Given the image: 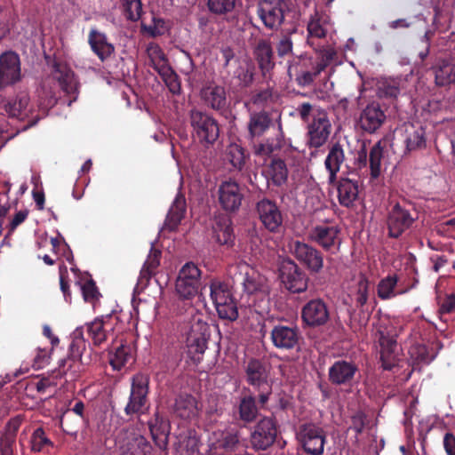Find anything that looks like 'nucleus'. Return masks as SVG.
I'll list each match as a JSON object with an SVG mask.
<instances>
[{
	"label": "nucleus",
	"mask_w": 455,
	"mask_h": 455,
	"mask_svg": "<svg viewBox=\"0 0 455 455\" xmlns=\"http://www.w3.org/2000/svg\"><path fill=\"white\" fill-rule=\"evenodd\" d=\"M239 275L244 291L259 299V304H255L256 310L264 314L269 309V283L259 271L245 262H240L237 266Z\"/></svg>",
	"instance_id": "obj_1"
},
{
	"label": "nucleus",
	"mask_w": 455,
	"mask_h": 455,
	"mask_svg": "<svg viewBox=\"0 0 455 455\" xmlns=\"http://www.w3.org/2000/svg\"><path fill=\"white\" fill-rule=\"evenodd\" d=\"M426 145L425 131L422 126L406 123L396 129L395 142L392 144L394 151L400 156H406L410 152L420 149Z\"/></svg>",
	"instance_id": "obj_2"
},
{
	"label": "nucleus",
	"mask_w": 455,
	"mask_h": 455,
	"mask_svg": "<svg viewBox=\"0 0 455 455\" xmlns=\"http://www.w3.org/2000/svg\"><path fill=\"white\" fill-rule=\"evenodd\" d=\"M210 291L219 316L230 321L235 320L238 311L229 286L221 281L213 280L210 284Z\"/></svg>",
	"instance_id": "obj_3"
},
{
	"label": "nucleus",
	"mask_w": 455,
	"mask_h": 455,
	"mask_svg": "<svg viewBox=\"0 0 455 455\" xmlns=\"http://www.w3.org/2000/svg\"><path fill=\"white\" fill-rule=\"evenodd\" d=\"M201 271L193 262L186 263L180 270L175 283V292L183 300H191L199 292Z\"/></svg>",
	"instance_id": "obj_4"
},
{
	"label": "nucleus",
	"mask_w": 455,
	"mask_h": 455,
	"mask_svg": "<svg viewBox=\"0 0 455 455\" xmlns=\"http://www.w3.org/2000/svg\"><path fill=\"white\" fill-rule=\"evenodd\" d=\"M190 123L195 137L204 145L213 144L219 138V125L215 119L206 113L192 110Z\"/></svg>",
	"instance_id": "obj_5"
},
{
	"label": "nucleus",
	"mask_w": 455,
	"mask_h": 455,
	"mask_svg": "<svg viewBox=\"0 0 455 455\" xmlns=\"http://www.w3.org/2000/svg\"><path fill=\"white\" fill-rule=\"evenodd\" d=\"M117 455H150L151 445L146 438L132 431H120L115 436Z\"/></svg>",
	"instance_id": "obj_6"
},
{
	"label": "nucleus",
	"mask_w": 455,
	"mask_h": 455,
	"mask_svg": "<svg viewBox=\"0 0 455 455\" xmlns=\"http://www.w3.org/2000/svg\"><path fill=\"white\" fill-rule=\"evenodd\" d=\"M297 438L307 453L321 455L323 452L326 435L321 427L312 423L304 424L299 427Z\"/></svg>",
	"instance_id": "obj_7"
},
{
	"label": "nucleus",
	"mask_w": 455,
	"mask_h": 455,
	"mask_svg": "<svg viewBox=\"0 0 455 455\" xmlns=\"http://www.w3.org/2000/svg\"><path fill=\"white\" fill-rule=\"evenodd\" d=\"M280 278L284 287L294 293L307 290L308 278L307 275L292 260H283L280 267Z\"/></svg>",
	"instance_id": "obj_8"
},
{
	"label": "nucleus",
	"mask_w": 455,
	"mask_h": 455,
	"mask_svg": "<svg viewBox=\"0 0 455 455\" xmlns=\"http://www.w3.org/2000/svg\"><path fill=\"white\" fill-rule=\"evenodd\" d=\"M378 333L383 368L392 370L396 366L403 367V365H400V348L395 339V331L379 329Z\"/></svg>",
	"instance_id": "obj_9"
},
{
	"label": "nucleus",
	"mask_w": 455,
	"mask_h": 455,
	"mask_svg": "<svg viewBox=\"0 0 455 455\" xmlns=\"http://www.w3.org/2000/svg\"><path fill=\"white\" fill-rule=\"evenodd\" d=\"M289 249L291 253L310 271L317 273L323 268V259L316 249L299 240H291Z\"/></svg>",
	"instance_id": "obj_10"
},
{
	"label": "nucleus",
	"mask_w": 455,
	"mask_h": 455,
	"mask_svg": "<svg viewBox=\"0 0 455 455\" xmlns=\"http://www.w3.org/2000/svg\"><path fill=\"white\" fill-rule=\"evenodd\" d=\"M218 199L220 206L227 212H235L243 199L241 186L234 180H223L218 188Z\"/></svg>",
	"instance_id": "obj_11"
},
{
	"label": "nucleus",
	"mask_w": 455,
	"mask_h": 455,
	"mask_svg": "<svg viewBox=\"0 0 455 455\" xmlns=\"http://www.w3.org/2000/svg\"><path fill=\"white\" fill-rule=\"evenodd\" d=\"M331 131V124L324 111L314 114L313 120L308 125L309 144L319 148L328 140Z\"/></svg>",
	"instance_id": "obj_12"
},
{
	"label": "nucleus",
	"mask_w": 455,
	"mask_h": 455,
	"mask_svg": "<svg viewBox=\"0 0 455 455\" xmlns=\"http://www.w3.org/2000/svg\"><path fill=\"white\" fill-rule=\"evenodd\" d=\"M148 379L146 375L137 374L132 382L130 400L125 407L127 414L140 412L145 407L148 390Z\"/></svg>",
	"instance_id": "obj_13"
},
{
	"label": "nucleus",
	"mask_w": 455,
	"mask_h": 455,
	"mask_svg": "<svg viewBox=\"0 0 455 455\" xmlns=\"http://www.w3.org/2000/svg\"><path fill=\"white\" fill-rule=\"evenodd\" d=\"M276 437V427L274 420L264 418L255 426L251 433V442L257 450H266L273 444Z\"/></svg>",
	"instance_id": "obj_14"
},
{
	"label": "nucleus",
	"mask_w": 455,
	"mask_h": 455,
	"mask_svg": "<svg viewBox=\"0 0 455 455\" xmlns=\"http://www.w3.org/2000/svg\"><path fill=\"white\" fill-rule=\"evenodd\" d=\"M257 212L263 226L270 232H277L283 223V217L277 205L263 199L257 204Z\"/></svg>",
	"instance_id": "obj_15"
},
{
	"label": "nucleus",
	"mask_w": 455,
	"mask_h": 455,
	"mask_svg": "<svg viewBox=\"0 0 455 455\" xmlns=\"http://www.w3.org/2000/svg\"><path fill=\"white\" fill-rule=\"evenodd\" d=\"M258 14L266 27L276 28L283 20V3L281 0H264L259 3Z\"/></svg>",
	"instance_id": "obj_16"
},
{
	"label": "nucleus",
	"mask_w": 455,
	"mask_h": 455,
	"mask_svg": "<svg viewBox=\"0 0 455 455\" xmlns=\"http://www.w3.org/2000/svg\"><path fill=\"white\" fill-rule=\"evenodd\" d=\"M20 77L19 56L12 52L0 56V87L17 82Z\"/></svg>",
	"instance_id": "obj_17"
},
{
	"label": "nucleus",
	"mask_w": 455,
	"mask_h": 455,
	"mask_svg": "<svg viewBox=\"0 0 455 455\" xmlns=\"http://www.w3.org/2000/svg\"><path fill=\"white\" fill-rule=\"evenodd\" d=\"M339 232L337 226L318 225L312 229L310 237L325 250H333L339 244Z\"/></svg>",
	"instance_id": "obj_18"
},
{
	"label": "nucleus",
	"mask_w": 455,
	"mask_h": 455,
	"mask_svg": "<svg viewBox=\"0 0 455 455\" xmlns=\"http://www.w3.org/2000/svg\"><path fill=\"white\" fill-rule=\"evenodd\" d=\"M208 325L206 323L198 322L193 324L188 336L187 343L188 353L195 356L202 355L207 347Z\"/></svg>",
	"instance_id": "obj_19"
},
{
	"label": "nucleus",
	"mask_w": 455,
	"mask_h": 455,
	"mask_svg": "<svg viewBox=\"0 0 455 455\" xmlns=\"http://www.w3.org/2000/svg\"><path fill=\"white\" fill-rule=\"evenodd\" d=\"M304 322L311 326L322 325L329 318L325 303L321 299H313L307 303L302 310Z\"/></svg>",
	"instance_id": "obj_20"
},
{
	"label": "nucleus",
	"mask_w": 455,
	"mask_h": 455,
	"mask_svg": "<svg viewBox=\"0 0 455 455\" xmlns=\"http://www.w3.org/2000/svg\"><path fill=\"white\" fill-rule=\"evenodd\" d=\"M414 218L411 213L396 204L394 206L388 217V229L391 236H399L413 222Z\"/></svg>",
	"instance_id": "obj_21"
},
{
	"label": "nucleus",
	"mask_w": 455,
	"mask_h": 455,
	"mask_svg": "<svg viewBox=\"0 0 455 455\" xmlns=\"http://www.w3.org/2000/svg\"><path fill=\"white\" fill-rule=\"evenodd\" d=\"M370 293V283L364 275L360 274L355 277L347 290L350 302L356 307L366 304Z\"/></svg>",
	"instance_id": "obj_22"
},
{
	"label": "nucleus",
	"mask_w": 455,
	"mask_h": 455,
	"mask_svg": "<svg viewBox=\"0 0 455 455\" xmlns=\"http://www.w3.org/2000/svg\"><path fill=\"white\" fill-rule=\"evenodd\" d=\"M333 52H328L325 55L322 56L321 60H318L315 67L314 71H304L300 75L297 74V67L295 65H290L288 67V75L290 77L296 76V80L299 85L306 86L310 84L315 76H317L329 64L332 59Z\"/></svg>",
	"instance_id": "obj_23"
},
{
	"label": "nucleus",
	"mask_w": 455,
	"mask_h": 455,
	"mask_svg": "<svg viewBox=\"0 0 455 455\" xmlns=\"http://www.w3.org/2000/svg\"><path fill=\"white\" fill-rule=\"evenodd\" d=\"M385 118L384 112L378 105L370 104L362 112L359 124L363 130L373 132L381 126Z\"/></svg>",
	"instance_id": "obj_24"
},
{
	"label": "nucleus",
	"mask_w": 455,
	"mask_h": 455,
	"mask_svg": "<svg viewBox=\"0 0 455 455\" xmlns=\"http://www.w3.org/2000/svg\"><path fill=\"white\" fill-rule=\"evenodd\" d=\"M200 411L197 400L190 395H181L177 397L174 404V413L183 419H194Z\"/></svg>",
	"instance_id": "obj_25"
},
{
	"label": "nucleus",
	"mask_w": 455,
	"mask_h": 455,
	"mask_svg": "<svg viewBox=\"0 0 455 455\" xmlns=\"http://www.w3.org/2000/svg\"><path fill=\"white\" fill-rule=\"evenodd\" d=\"M148 426L156 445L164 450L167 447L170 434L169 422L156 413L155 418L149 421Z\"/></svg>",
	"instance_id": "obj_26"
},
{
	"label": "nucleus",
	"mask_w": 455,
	"mask_h": 455,
	"mask_svg": "<svg viewBox=\"0 0 455 455\" xmlns=\"http://www.w3.org/2000/svg\"><path fill=\"white\" fill-rule=\"evenodd\" d=\"M204 102L213 109L223 108L226 105V91L221 85L210 84L201 90Z\"/></svg>",
	"instance_id": "obj_27"
},
{
	"label": "nucleus",
	"mask_w": 455,
	"mask_h": 455,
	"mask_svg": "<svg viewBox=\"0 0 455 455\" xmlns=\"http://www.w3.org/2000/svg\"><path fill=\"white\" fill-rule=\"evenodd\" d=\"M54 77L59 81L61 89L69 95L73 96V100L76 99L78 84L74 73L69 68L58 64L55 67Z\"/></svg>",
	"instance_id": "obj_28"
},
{
	"label": "nucleus",
	"mask_w": 455,
	"mask_h": 455,
	"mask_svg": "<svg viewBox=\"0 0 455 455\" xmlns=\"http://www.w3.org/2000/svg\"><path fill=\"white\" fill-rule=\"evenodd\" d=\"M271 339L276 347L289 349L297 344L298 334L294 329L280 325L272 330Z\"/></svg>",
	"instance_id": "obj_29"
},
{
	"label": "nucleus",
	"mask_w": 455,
	"mask_h": 455,
	"mask_svg": "<svg viewBox=\"0 0 455 455\" xmlns=\"http://www.w3.org/2000/svg\"><path fill=\"white\" fill-rule=\"evenodd\" d=\"M4 110L6 113L12 117L24 119L28 116L31 112L29 107V98L27 93L21 92L18 94L14 99L8 100L4 103Z\"/></svg>",
	"instance_id": "obj_30"
},
{
	"label": "nucleus",
	"mask_w": 455,
	"mask_h": 455,
	"mask_svg": "<svg viewBox=\"0 0 455 455\" xmlns=\"http://www.w3.org/2000/svg\"><path fill=\"white\" fill-rule=\"evenodd\" d=\"M409 289H400L399 279L395 274L382 278L377 286L378 296L382 299H389L397 295L403 294Z\"/></svg>",
	"instance_id": "obj_31"
},
{
	"label": "nucleus",
	"mask_w": 455,
	"mask_h": 455,
	"mask_svg": "<svg viewBox=\"0 0 455 455\" xmlns=\"http://www.w3.org/2000/svg\"><path fill=\"white\" fill-rule=\"evenodd\" d=\"M359 194V187L355 180L341 179L338 184V198L341 205L350 207L355 202Z\"/></svg>",
	"instance_id": "obj_32"
},
{
	"label": "nucleus",
	"mask_w": 455,
	"mask_h": 455,
	"mask_svg": "<svg viewBox=\"0 0 455 455\" xmlns=\"http://www.w3.org/2000/svg\"><path fill=\"white\" fill-rule=\"evenodd\" d=\"M133 360V347L129 344H122L110 355L109 362L114 370L120 371L131 365Z\"/></svg>",
	"instance_id": "obj_33"
},
{
	"label": "nucleus",
	"mask_w": 455,
	"mask_h": 455,
	"mask_svg": "<svg viewBox=\"0 0 455 455\" xmlns=\"http://www.w3.org/2000/svg\"><path fill=\"white\" fill-rule=\"evenodd\" d=\"M246 378L247 381L254 387L267 384L268 378L267 367L259 360L249 361L246 366Z\"/></svg>",
	"instance_id": "obj_34"
},
{
	"label": "nucleus",
	"mask_w": 455,
	"mask_h": 455,
	"mask_svg": "<svg viewBox=\"0 0 455 455\" xmlns=\"http://www.w3.org/2000/svg\"><path fill=\"white\" fill-rule=\"evenodd\" d=\"M89 43L92 51L101 60L108 58L114 52V46L108 42L106 36L99 31H91Z\"/></svg>",
	"instance_id": "obj_35"
},
{
	"label": "nucleus",
	"mask_w": 455,
	"mask_h": 455,
	"mask_svg": "<svg viewBox=\"0 0 455 455\" xmlns=\"http://www.w3.org/2000/svg\"><path fill=\"white\" fill-rule=\"evenodd\" d=\"M112 330V325L108 321L101 318H96L87 324V332L92 342L96 346L101 345Z\"/></svg>",
	"instance_id": "obj_36"
},
{
	"label": "nucleus",
	"mask_w": 455,
	"mask_h": 455,
	"mask_svg": "<svg viewBox=\"0 0 455 455\" xmlns=\"http://www.w3.org/2000/svg\"><path fill=\"white\" fill-rule=\"evenodd\" d=\"M344 151L339 145H334L329 151L324 164L329 172V181L335 180L336 174L339 171L344 161Z\"/></svg>",
	"instance_id": "obj_37"
},
{
	"label": "nucleus",
	"mask_w": 455,
	"mask_h": 455,
	"mask_svg": "<svg viewBox=\"0 0 455 455\" xmlns=\"http://www.w3.org/2000/svg\"><path fill=\"white\" fill-rule=\"evenodd\" d=\"M355 371V366L351 363L339 361L330 369V378L334 383H345L353 378Z\"/></svg>",
	"instance_id": "obj_38"
},
{
	"label": "nucleus",
	"mask_w": 455,
	"mask_h": 455,
	"mask_svg": "<svg viewBox=\"0 0 455 455\" xmlns=\"http://www.w3.org/2000/svg\"><path fill=\"white\" fill-rule=\"evenodd\" d=\"M213 236L220 244H230L234 240L231 220L228 217L220 219L213 226Z\"/></svg>",
	"instance_id": "obj_39"
},
{
	"label": "nucleus",
	"mask_w": 455,
	"mask_h": 455,
	"mask_svg": "<svg viewBox=\"0 0 455 455\" xmlns=\"http://www.w3.org/2000/svg\"><path fill=\"white\" fill-rule=\"evenodd\" d=\"M175 449L178 455H196L199 451V440L192 432L180 435Z\"/></svg>",
	"instance_id": "obj_40"
},
{
	"label": "nucleus",
	"mask_w": 455,
	"mask_h": 455,
	"mask_svg": "<svg viewBox=\"0 0 455 455\" xmlns=\"http://www.w3.org/2000/svg\"><path fill=\"white\" fill-rule=\"evenodd\" d=\"M186 212L185 198L178 196L172 205L166 220V225L170 229H174L184 218Z\"/></svg>",
	"instance_id": "obj_41"
},
{
	"label": "nucleus",
	"mask_w": 455,
	"mask_h": 455,
	"mask_svg": "<svg viewBox=\"0 0 455 455\" xmlns=\"http://www.w3.org/2000/svg\"><path fill=\"white\" fill-rule=\"evenodd\" d=\"M240 0H207V7L210 12L223 16L235 12Z\"/></svg>",
	"instance_id": "obj_42"
},
{
	"label": "nucleus",
	"mask_w": 455,
	"mask_h": 455,
	"mask_svg": "<svg viewBox=\"0 0 455 455\" xmlns=\"http://www.w3.org/2000/svg\"><path fill=\"white\" fill-rule=\"evenodd\" d=\"M147 54L153 68L157 71L169 67L165 54L159 45L150 43L147 46Z\"/></svg>",
	"instance_id": "obj_43"
},
{
	"label": "nucleus",
	"mask_w": 455,
	"mask_h": 455,
	"mask_svg": "<svg viewBox=\"0 0 455 455\" xmlns=\"http://www.w3.org/2000/svg\"><path fill=\"white\" fill-rule=\"evenodd\" d=\"M267 176L275 185L283 184L288 176V171L285 164L282 160H273L267 169Z\"/></svg>",
	"instance_id": "obj_44"
},
{
	"label": "nucleus",
	"mask_w": 455,
	"mask_h": 455,
	"mask_svg": "<svg viewBox=\"0 0 455 455\" xmlns=\"http://www.w3.org/2000/svg\"><path fill=\"white\" fill-rule=\"evenodd\" d=\"M255 54L257 56L259 65L261 70L265 73L270 70L273 67L272 63V49L270 44L266 41H261L258 44Z\"/></svg>",
	"instance_id": "obj_45"
},
{
	"label": "nucleus",
	"mask_w": 455,
	"mask_h": 455,
	"mask_svg": "<svg viewBox=\"0 0 455 455\" xmlns=\"http://www.w3.org/2000/svg\"><path fill=\"white\" fill-rule=\"evenodd\" d=\"M31 449L33 451H45L53 447V443L46 436L43 428H36L31 436Z\"/></svg>",
	"instance_id": "obj_46"
},
{
	"label": "nucleus",
	"mask_w": 455,
	"mask_h": 455,
	"mask_svg": "<svg viewBox=\"0 0 455 455\" xmlns=\"http://www.w3.org/2000/svg\"><path fill=\"white\" fill-rule=\"evenodd\" d=\"M409 354L413 364L429 363L435 357V354L429 353L427 347L421 344L412 346Z\"/></svg>",
	"instance_id": "obj_47"
},
{
	"label": "nucleus",
	"mask_w": 455,
	"mask_h": 455,
	"mask_svg": "<svg viewBox=\"0 0 455 455\" xmlns=\"http://www.w3.org/2000/svg\"><path fill=\"white\" fill-rule=\"evenodd\" d=\"M435 82L440 86H444L455 82V67L444 62L435 70Z\"/></svg>",
	"instance_id": "obj_48"
},
{
	"label": "nucleus",
	"mask_w": 455,
	"mask_h": 455,
	"mask_svg": "<svg viewBox=\"0 0 455 455\" xmlns=\"http://www.w3.org/2000/svg\"><path fill=\"white\" fill-rule=\"evenodd\" d=\"M269 118L265 113L251 116L249 130L252 136L261 135L268 127Z\"/></svg>",
	"instance_id": "obj_49"
},
{
	"label": "nucleus",
	"mask_w": 455,
	"mask_h": 455,
	"mask_svg": "<svg viewBox=\"0 0 455 455\" xmlns=\"http://www.w3.org/2000/svg\"><path fill=\"white\" fill-rule=\"evenodd\" d=\"M383 156V149L379 143L375 144L370 151V167L371 176L376 179L380 174L381 159Z\"/></svg>",
	"instance_id": "obj_50"
},
{
	"label": "nucleus",
	"mask_w": 455,
	"mask_h": 455,
	"mask_svg": "<svg viewBox=\"0 0 455 455\" xmlns=\"http://www.w3.org/2000/svg\"><path fill=\"white\" fill-rule=\"evenodd\" d=\"M253 68L251 61L247 59L239 61V67L235 72V76L243 85H248L252 81Z\"/></svg>",
	"instance_id": "obj_51"
},
{
	"label": "nucleus",
	"mask_w": 455,
	"mask_h": 455,
	"mask_svg": "<svg viewBox=\"0 0 455 455\" xmlns=\"http://www.w3.org/2000/svg\"><path fill=\"white\" fill-rule=\"evenodd\" d=\"M257 414V407L252 397H244L240 403V417L244 421H251Z\"/></svg>",
	"instance_id": "obj_52"
},
{
	"label": "nucleus",
	"mask_w": 455,
	"mask_h": 455,
	"mask_svg": "<svg viewBox=\"0 0 455 455\" xmlns=\"http://www.w3.org/2000/svg\"><path fill=\"white\" fill-rule=\"evenodd\" d=\"M158 73L163 77L166 86L169 88L172 93H180V84L178 80L177 75L172 71L170 66L159 71Z\"/></svg>",
	"instance_id": "obj_53"
},
{
	"label": "nucleus",
	"mask_w": 455,
	"mask_h": 455,
	"mask_svg": "<svg viewBox=\"0 0 455 455\" xmlns=\"http://www.w3.org/2000/svg\"><path fill=\"white\" fill-rule=\"evenodd\" d=\"M228 156L231 164L237 169H241L244 164L245 156L243 149L237 144H231L228 148Z\"/></svg>",
	"instance_id": "obj_54"
},
{
	"label": "nucleus",
	"mask_w": 455,
	"mask_h": 455,
	"mask_svg": "<svg viewBox=\"0 0 455 455\" xmlns=\"http://www.w3.org/2000/svg\"><path fill=\"white\" fill-rule=\"evenodd\" d=\"M142 28L152 36H156L164 35L168 30V25L163 19L153 17L151 24L142 23Z\"/></svg>",
	"instance_id": "obj_55"
},
{
	"label": "nucleus",
	"mask_w": 455,
	"mask_h": 455,
	"mask_svg": "<svg viewBox=\"0 0 455 455\" xmlns=\"http://www.w3.org/2000/svg\"><path fill=\"white\" fill-rule=\"evenodd\" d=\"M127 17L131 20H137L142 12L140 0H123Z\"/></svg>",
	"instance_id": "obj_56"
},
{
	"label": "nucleus",
	"mask_w": 455,
	"mask_h": 455,
	"mask_svg": "<svg viewBox=\"0 0 455 455\" xmlns=\"http://www.w3.org/2000/svg\"><path fill=\"white\" fill-rule=\"evenodd\" d=\"M81 290L85 301H93L98 297V291L92 280L85 281L81 285Z\"/></svg>",
	"instance_id": "obj_57"
},
{
	"label": "nucleus",
	"mask_w": 455,
	"mask_h": 455,
	"mask_svg": "<svg viewBox=\"0 0 455 455\" xmlns=\"http://www.w3.org/2000/svg\"><path fill=\"white\" fill-rule=\"evenodd\" d=\"M380 96L396 97L400 90L395 81L385 82L379 87Z\"/></svg>",
	"instance_id": "obj_58"
},
{
	"label": "nucleus",
	"mask_w": 455,
	"mask_h": 455,
	"mask_svg": "<svg viewBox=\"0 0 455 455\" xmlns=\"http://www.w3.org/2000/svg\"><path fill=\"white\" fill-rule=\"evenodd\" d=\"M276 148V145L267 140L266 142L260 143L255 147V155L265 160Z\"/></svg>",
	"instance_id": "obj_59"
},
{
	"label": "nucleus",
	"mask_w": 455,
	"mask_h": 455,
	"mask_svg": "<svg viewBox=\"0 0 455 455\" xmlns=\"http://www.w3.org/2000/svg\"><path fill=\"white\" fill-rule=\"evenodd\" d=\"M307 31L310 36L323 37L325 36L326 29L320 23L319 20L312 19L307 24Z\"/></svg>",
	"instance_id": "obj_60"
},
{
	"label": "nucleus",
	"mask_w": 455,
	"mask_h": 455,
	"mask_svg": "<svg viewBox=\"0 0 455 455\" xmlns=\"http://www.w3.org/2000/svg\"><path fill=\"white\" fill-rule=\"evenodd\" d=\"M237 443H238L237 435L235 433L230 432V433H227L224 435L220 445L227 450H232Z\"/></svg>",
	"instance_id": "obj_61"
},
{
	"label": "nucleus",
	"mask_w": 455,
	"mask_h": 455,
	"mask_svg": "<svg viewBox=\"0 0 455 455\" xmlns=\"http://www.w3.org/2000/svg\"><path fill=\"white\" fill-rule=\"evenodd\" d=\"M443 446L447 455H455V436L447 433L443 438Z\"/></svg>",
	"instance_id": "obj_62"
},
{
	"label": "nucleus",
	"mask_w": 455,
	"mask_h": 455,
	"mask_svg": "<svg viewBox=\"0 0 455 455\" xmlns=\"http://www.w3.org/2000/svg\"><path fill=\"white\" fill-rule=\"evenodd\" d=\"M455 308V296L451 294L445 298L440 307V312L442 314L450 313Z\"/></svg>",
	"instance_id": "obj_63"
},
{
	"label": "nucleus",
	"mask_w": 455,
	"mask_h": 455,
	"mask_svg": "<svg viewBox=\"0 0 455 455\" xmlns=\"http://www.w3.org/2000/svg\"><path fill=\"white\" fill-rule=\"evenodd\" d=\"M159 257L160 252L158 251H151L145 262V265L148 270L152 271L159 265Z\"/></svg>",
	"instance_id": "obj_64"
}]
</instances>
